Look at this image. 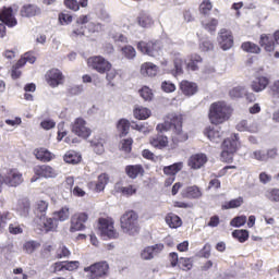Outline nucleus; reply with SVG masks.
Returning a JSON list of instances; mask_svg holds the SVG:
<instances>
[{
    "label": "nucleus",
    "mask_w": 279,
    "mask_h": 279,
    "mask_svg": "<svg viewBox=\"0 0 279 279\" xmlns=\"http://www.w3.org/2000/svg\"><path fill=\"white\" fill-rule=\"evenodd\" d=\"M58 21L60 25H71L73 23V15L61 12L58 15Z\"/></svg>",
    "instance_id": "obj_57"
},
{
    "label": "nucleus",
    "mask_w": 279,
    "mask_h": 279,
    "mask_svg": "<svg viewBox=\"0 0 279 279\" xmlns=\"http://www.w3.org/2000/svg\"><path fill=\"white\" fill-rule=\"evenodd\" d=\"M173 64H174V75H182L184 73V59L180 53L175 54L173 59Z\"/></svg>",
    "instance_id": "obj_43"
},
{
    "label": "nucleus",
    "mask_w": 279,
    "mask_h": 279,
    "mask_svg": "<svg viewBox=\"0 0 279 279\" xmlns=\"http://www.w3.org/2000/svg\"><path fill=\"white\" fill-rule=\"evenodd\" d=\"M182 169H184V162L179 161V162H174L170 166H165L162 171H163L165 175L175 178V175H178V173H180V171H182Z\"/></svg>",
    "instance_id": "obj_33"
},
{
    "label": "nucleus",
    "mask_w": 279,
    "mask_h": 279,
    "mask_svg": "<svg viewBox=\"0 0 279 279\" xmlns=\"http://www.w3.org/2000/svg\"><path fill=\"white\" fill-rule=\"evenodd\" d=\"M241 49L244 50L245 53H260V51H262L260 46H258L252 41L242 43Z\"/></svg>",
    "instance_id": "obj_42"
},
{
    "label": "nucleus",
    "mask_w": 279,
    "mask_h": 279,
    "mask_svg": "<svg viewBox=\"0 0 279 279\" xmlns=\"http://www.w3.org/2000/svg\"><path fill=\"white\" fill-rule=\"evenodd\" d=\"M105 144L106 140L100 136H96L90 141V145L95 154H98V156H101V154L106 151V148L104 147Z\"/></svg>",
    "instance_id": "obj_35"
},
{
    "label": "nucleus",
    "mask_w": 279,
    "mask_h": 279,
    "mask_svg": "<svg viewBox=\"0 0 279 279\" xmlns=\"http://www.w3.org/2000/svg\"><path fill=\"white\" fill-rule=\"evenodd\" d=\"M266 197L270 202L279 203V189H270L266 192Z\"/></svg>",
    "instance_id": "obj_63"
},
{
    "label": "nucleus",
    "mask_w": 279,
    "mask_h": 279,
    "mask_svg": "<svg viewBox=\"0 0 279 279\" xmlns=\"http://www.w3.org/2000/svg\"><path fill=\"white\" fill-rule=\"evenodd\" d=\"M64 271H76L80 269V260L63 262Z\"/></svg>",
    "instance_id": "obj_58"
},
{
    "label": "nucleus",
    "mask_w": 279,
    "mask_h": 279,
    "mask_svg": "<svg viewBox=\"0 0 279 279\" xmlns=\"http://www.w3.org/2000/svg\"><path fill=\"white\" fill-rule=\"evenodd\" d=\"M165 221L167 226L172 229L180 228L182 226V218L173 213L167 214Z\"/></svg>",
    "instance_id": "obj_36"
},
{
    "label": "nucleus",
    "mask_w": 279,
    "mask_h": 279,
    "mask_svg": "<svg viewBox=\"0 0 279 279\" xmlns=\"http://www.w3.org/2000/svg\"><path fill=\"white\" fill-rule=\"evenodd\" d=\"M37 247H40V243L36 241H28V242H25L24 244V250L27 254H34Z\"/></svg>",
    "instance_id": "obj_61"
},
{
    "label": "nucleus",
    "mask_w": 279,
    "mask_h": 279,
    "mask_svg": "<svg viewBox=\"0 0 279 279\" xmlns=\"http://www.w3.org/2000/svg\"><path fill=\"white\" fill-rule=\"evenodd\" d=\"M121 51L126 60H134L136 58V49L133 46L126 45L121 48Z\"/></svg>",
    "instance_id": "obj_50"
},
{
    "label": "nucleus",
    "mask_w": 279,
    "mask_h": 279,
    "mask_svg": "<svg viewBox=\"0 0 279 279\" xmlns=\"http://www.w3.org/2000/svg\"><path fill=\"white\" fill-rule=\"evenodd\" d=\"M149 145L155 149H166V147H169V137L159 133L149 137Z\"/></svg>",
    "instance_id": "obj_22"
},
{
    "label": "nucleus",
    "mask_w": 279,
    "mask_h": 279,
    "mask_svg": "<svg viewBox=\"0 0 279 279\" xmlns=\"http://www.w3.org/2000/svg\"><path fill=\"white\" fill-rule=\"evenodd\" d=\"M171 141L173 147H178L180 143H186L189 141V133H186L182 128L172 130Z\"/></svg>",
    "instance_id": "obj_29"
},
{
    "label": "nucleus",
    "mask_w": 279,
    "mask_h": 279,
    "mask_svg": "<svg viewBox=\"0 0 279 279\" xmlns=\"http://www.w3.org/2000/svg\"><path fill=\"white\" fill-rule=\"evenodd\" d=\"M137 49L141 51V53H144V56L156 58V56L162 51V43L156 39L141 40L137 43Z\"/></svg>",
    "instance_id": "obj_7"
},
{
    "label": "nucleus",
    "mask_w": 279,
    "mask_h": 279,
    "mask_svg": "<svg viewBox=\"0 0 279 279\" xmlns=\"http://www.w3.org/2000/svg\"><path fill=\"white\" fill-rule=\"evenodd\" d=\"M138 192V186L134 184H130L126 186H121L118 189V193H121L124 197H132V195H136Z\"/></svg>",
    "instance_id": "obj_41"
},
{
    "label": "nucleus",
    "mask_w": 279,
    "mask_h": 279,
    "mask_svg": "<svg viewBox=\"0 0 279 279\" xmlns=\"http://www.w3.org/2000/svg\"><path fill=\"white\" fill-rule=\"evenodd\" d=\"M87 279H106L110 276V264L107 260L96 262L83 269Z\"/></svg>",
    "instance_id": "obj_4"
},
{
    "label": "nucleus",
    "mask_w": 279,
    "mask_h": 279,
    "mask_svg": "<svg viewBox=\"0 0 279 279\" xmlns=\"http://www.w3.org/2000/svg\"><path fill=\"white\" fill-rule=\"evenodd\" d=\"M204 136H206L210 143H221L223 141V132L215 129L214 126H206L204 130Z\"/></svg>",
    "instance_id": "obj_24"
},
{
    "label": "nucleus",
    "mask_w": 279,
    "mask_h": 279,
    "mask_svg": "<svg viewBox=\"0 0 279 279\" xmlns=\"http://www.w3.org/2000/svg\"><path fill=\"white\" fill-rule=\"evenodd\" d=\"M133 114L140 121H145L151 117V110L145 107H137L133 110Z\"/></svg>",
    "instance_id": "obj_38"
},
{
    "label": "nucleus",
    "mask_w": 279,
    "mask_h": 279,
    "mask_svg": "<svg viewBox=\"0 0 279 279\" xmlns=\"http://www.w3.org/2000/svg\"><path fill=\"white\" fill-rule=\"evenodd\" d=\"M165 250V244L159 243L155 244L151 246H146L142 252H141V258L142 260H151L154 258L155 254H160Z\"/></svg>",
    "instance_id": "obj_18"
},
{
    "label": "nucleus",
    "mask_w": 279,
    "mask_h": 279,
    "mask_svg": "<svg viewBox=\"0 0 279 279\" xmlns=\"http://www.w3.org/2000/svg\"><path fill=\"white\" fill-rule=\"evenodd\" d=\"M33 171L36 177H33L31 179V182H36V180H38V178L49 179V178H56L58 175V172L56 171V169H53L49 165L35 166Z\"/></svg>",
    "instance_id": "obj_15"
},
{
    "label": "nucleus",
    "mask_w": 279,
    "mask_h": 279,
    "mask_svg": "<svg viewBox=\"0 0 279 279\" xmlns=\"http://www.w3.org/2000/svg\"><path fill=\"white\" fill-rule=\"evenodd\" d=\"M239 147H241V142L238 133H233L230 137L225 138L221 144V161L228 165L234 162V155L239 151Z\"/></svg>",
    "instance_id": "obj_2"
},
{
    "label": "nucleus",
    "mask_w": 279,
    "mask_h": 279,
    "mask_svg": "<svg viewBox=\"0 0 279 279\" xmlns=\"http://www.w3.org/2000/svg\"><path fill=\"white\" fill-rule=\"evenodd\" d=\"M181 197L183 199H202L204 191L198 185H189L181 191Z\"/></svg>",
    "instance_id": "obj_17"
},
{
    "label": "nucleus",
    "mask_w": 279,
    "mask_h": 279,
    "mask_svg": "<svg viewBox=\"0 0 279 279\" xmlns=\"http://www.w3.org/2000/svg\"><path fill=\"white\" fill-rule=\"evenodd\" d=\"M0 21L7 27H16L19 25V21L16 20V16H14V9L12 7H3L0 10Z\"/></svg>",
    "instance_id": "obj_16"
},
{
    "label": "nucleus",
    "mask_w": 279,
    "mask_h": 279,
    "mask_svg": "<svg viewBox=\"0 0 279 279\" xmlns=\"http://www.w3.org/2000/svg\"><path fill=\"white\" fill-rule=\"evenodd\" d=\"M108 182H110V177H108L107 173H101L98 177V181L96 182V185H95L96 193H101V191L106 189V185L108 184Z\"/></svg>",
    "instance_id": "obj_40"
},
{
    "label": "nucleus",
    "mask_w": 279,
    "mask_h": 279,
    "mask_svg": "<svg viewBox=\"0 0 279 279\" xmlns=\"http://www.w3.org/2000/svg\"><path fill=\"white\" fill-rule=\"evenodd\" d=\"M245 223H247L246 216H236L231 220L230 226L233 228H241V226H245Z\"/></svg>",
    "instance_id": "obj_60"
},
{
    "label": "nucleus",
    "mask_w": 279,
    "mask_h": 279,
    "mask_svg": "<svg viewBox=\"0 0 279 279\" xmlns=\"http://www.w3.org/2000/svg\"><path fill=\"white\" fill-rule=\"evenodd\" d=\"M279 153L278 148L272 147L266 150L257 149L254 150L251 155V158L257 160L258 162H269V160H276L278 158Z\"/></svg>",
    "instance_id": "obj_12"
},
{
    "label": "nucleus",
    "mask_w": 279,
    "mask_h": 279,
    "mask_svg": "<svg viewBox=\"0 0 279 279\" xmlns=\"http://www.w3.org/2000/svg\"><path fill=\"white\" fill-rule=\"evenodd\" d=\"M184 125V114L178 112L168 113L162 123L157 124L156 131L159 133L178 130Z\"/></svg>",
    "instance_id": "obj_5"
},
{
    "label": "nucleus",
    "mask_w": 279,
    "mask_h": 279,
    "mask_svg": "<svg viewBox=\"0 0 279 279\" xmlns=\"http://www.w3.org/2000/svg\"><path fill=\"white\" fill-rule=\"evenodd\" d=\"M23 66H25L23 64V61L22 60H17V62L11 69V77H12V80H19L21 77V75H23V72H21V69H23Z\"/></svg>",
    "instance_id": "obj_48"
},
{
    "label": "nucleus",
    "mask_w": 279,
    "mask_h": 279,
    "mask_svg": "<svg viewBox=\"0 0 279 279\" xmlns=\"http://www.w3.org/2000/svg\"><path fill=\"white\" fill-rule=\"evenodd\" d=\"M137 23L141 25V27H151V25H154V20H151V16L142 13L137 17Z\"/></svg>",
    "instance_id": "obj_51"
},
{
    "label": "nucleus",
    "mask_w": 279,
    "mask_h": 279,
    "mask_svg": "<svg viewBox=\"0 0 279 279\" xmlns=\"http://www.w3.org/2000/svg\"><path fill=\"white\" fill-rule=\"evenodd\" d=\"M120 226L125 234H138L141 226L138 225V214L135 210H126L120 217Z\"/></svg>",
    "instance_id": "obj_3"
},
{
    "label": "nucleus",
    "mask_w": 279,
    "mask_h": 279,
    "mask_svg": "<svg viewBox=\"0 0 279 279\" xmlns=\"http://www.w3.org/2000/svg\"><path fill=\"white\" fill-rule=\"evenodd\" d=\"M124 171L131 180H136V178H143L145 175V168L141 163L125 166Z\"/></svg>",
    "instance_id": "obj_21"
},
{
    "label": "nucleus",
    "mask_w": 279,
    "mask_h": 279,
    "mask_svg": "<svg viewBox=\"0 0 279 279\" xmlns=\"http://www.w3.org/2000/svg\"><path fill=\"white\" fill-rule=\"evenodd\" d=\"M35 157L37 160H40V162H51L53 158H56V155L53 153L49 151L47 148H37L34 150Z\"/></svg>",
    "instance_id": "obj_32"
},
{
    "label": "nucleus",
    "mask_w": 279,
    "mask_h": 279,
    "mask_svg": "<svg viewBox=\"0 0 279 279\" xmlns=\"http://www.w3.org/2000/svg\"><path fill=\"white\" fill-rule=\"evenodd\" d=\"M10 234H23V226L19 222H13L9 225Z\"/></svg>",
    "instance_id": "obj_64"
},
{
    "label": "nucleus",
    "mask_w": 279,
    "mask_h": 279,
    "mask_svg": "<svg viewBox=\"0 0 279 279\" xmlns=\"http://www.w3.org/2000/svg\"><path fill=\"white\" fill-rule=\"evenodd\" d=\"M140 95L144 101H151L154 99V92L147 86L140 89Z\"/></svg>",
    "instance_id": "obj_55"
},
{
    "label": "nucleus",
    "mask_w": 279,
    "mask_h": 279,
    "mask_svg": "<svg viewBox=\"0 0 279 279\" xmlns=\"http://www.w3.org/2000/svg\"><path fill=\"white\" fill-rule=\"evenodd\" d=\"M87 221L88 214L86 211L75 213L70 219V232H82L83 230H86Z\"/></svg>",
    "instance_id": "obj_10"
},
{
    "label": "nucleus",
    "mask_w": 279,
    "mask_h": 279,
    "mask_svg": "<svg viewBox=\"0 0 279 279\" xmlns=\"http://www.w3.org/2000/svg\"><path fill=\"white\" fill-rule=\"evenodd\" d=\"M12 219V214L10 211H0V234L5 230V226Z\"/></svg>",
    "instance_id": "obj_53"
},
{
    "label": "nucleus",
    "mask_w": 279,
    "mask_h": 279,
    "mask_svg": "<svg viewBox=\"0 0 279 279\" xmlns=\"http://www.w3.org/2000/svg\"><path fill=\"white\" fill-rule=\"evenodd\" d=\"M71 256V251L64 244H60L59 247L56 250L54 258L62 259L69 258Z\"/></svg>",
    "instance_id": "obj_47"
},
{
    "label": "nucleus",
    "mask_w": 279,
    "mask_h": 279,
    "mask_svg": "<svg viewBox=\"0 0 279 279\" xmlns=\"http://www.w3.org/2000/svg\"><path fill=\"white\" fill-rule=\"evenodd\" d=\"M205 162H208V157H206V155L195 154L190 157L187 165L191 169H202Z\"/></svg>",
    "instance_id": "obj_30"
},
{
    "label": "nucleus",
    "mask_w": 279,
    "mask_h": 279,
    "mask_svg": "<svg viewBox=\"0 0 279 279\" xmlns=\"http://www.w3.org/2000/svg\"><path fill=\"white\" fill-rule=\"evenodd\" d=\"M63 5L72 12H80V2L77 0H63Z\"/></svg>",
    "instance_id": "obj_59"
},
{
    "label": "nucleus",
    "mask_w": 279,
    "mask_h": 279,
    "mask_svg": "<svg viewBox=\"0 0 279 279\" xmlns=\"http://www.w3.org/2000/svg\"><path fill=\"white\" fill-rule=\"evenodd\" d=\"M130 120L128 119H120L117 123V130L119 132L120 138H123V136H128L130 134Z\"/></svg>",
    "instance_id": "obj_37"
},
{
    "label": "nucleus",
    "mask_w": 279,
    "mask_h": 279,
    "mask_svg": "<svg viewBox=\"0 0 279 279\" xmlns=\"http://www.w3.org/2000/svg\"><path fill=\"white\" fill-rule=\"evenodd\" d=\"M44 228L46 232H51V230H56L58 228L57 218H46L44 221Z\"/></svg>",
    "instance_id": "obj_56"
},
{
    "label": "nucleus",
    "mask_w": 279,
    "mask_h": 279,
    "mask_svg": "<svg viewBox=\"0 0 279 279\" xmlns=\"http://www.w3.org/2000/svg\"><path fill=\"white\" fill-rule=\"evenodd\" d=\"M160 69L158 68V65L151 62H144L140 69V73L141 75H143V77H156Z\"/></svg>",
    "instance_id": "obj_25"
},
{
    "label": "nucleus",
    "mask_w": 279,
    "mask_h": 279,
    "mask_svg": "<svg viewBox=\"0 0 279 279\" xmlns=\"http://www.w3.org/2000/svg\"><path fill=\"white\" fill-rule=\"evenodd\" d=\"M23 182V173H21L16 168H11L7 171L4 177L0 173V193L3 191V184L16 189V186H21Z\"/></svg>",
    "instance_id": "obj_6"
},
{
    "label": "nucleus",
    "mask_w": 279,
    "mask_h": 279,
    "mask_svg": "<svg viewBox=\"0 0 279 279\" xmlns=\"http://www.w3.org/2000/svg\"><path fill=\"white\" fill-rule=\"evenodd\" d=\"M198 12L203 16H208L213 12V1L203 0L198 7Z\"/></svg>",
    "instance_id": "obj_44"
},
{
    "label": "nucleus",
    "mask_w": 279,
    "mask_h": 279,
    "mask_svg": "<svg viewBox=\"0 0 279 279\" xmlns=\"http://www.w3.org/2000/svg\"><path fill=\"white\" fill-rule=\"evenodd\" d=\"M204 62L202 56L197 53H192L187 57L186 69L187 71H199V64Z\"/></svg>",
    "instance_id": "obj_31"
},
{
    "label": "nucleus",
    "mask_w": 279,
    "mask_h": 279,
    "mask_svg": "<svg viewBox=\"0 0 279 279\" xmlns=\"http://www.w3.org/2000/svg\"><path fill=\"white\" fill-rule=\"evenodd\" d=\"M269 86V77L267 76H257L251 83V88L254 93H263L265 88Z\"/></svg>",
    "instance_id": "obj_27"
},
{
    "label": "nucleus",
    "mask_w": 279,
    "mask_h": 279,
    "mask_svg": "<svg viewBox=\"0 0 279 279\" xmlns=\"http://www.w3.org/2000/svg\"><path fill=\"white\" fill-rule=\"evenodd\" d=\"M179 267L183 271H191L193 269V259L191 257H181L179 259Z\"/></svg>",
    "instance_id": "obj_52"
},
{
    "label": "nucleus",
    "mask_w": 279,
    "mask_h": 279,
    "mask_svg": "<svg viewBox=\"0 0 279 279\" xmlns=\"http://www.w3.org/2000/svg\"><path fill=\"white\" fill-rule=\"evenodd\" d=\"M40 12H41L40 7L36 4H24L20 10L21 16L25 19H32L34 16H38Z\"/></svg>",
    "instance_id": "obj_28"
},
{
    "label": "nucleus",
    "mask_w": 279,
    "mask_h": 279,
    "mask_svg": "<svg viewBox=\"0 0 279 279\" xmlns=\"http://www.w3.org/2000/svg\"><path fill=\"white\" fill-rule=\"evenodd\" d=\"M233 239H236L239 243H245L250 239V231L245 229L234 230L232 232Z\"/></svg>",
    "instance_id": "obj_45"
},
{
    "label": "nucleus",
    "mask_w": 279,
    "mask_h": 279,
    "mask_svg": "<svg viewBox=\"0 0 279 279\" xmlns=\"http://www.w3.org/2000/svg\"><path fill=\"white\" fill-rule=\"evenodd\" d=\"M218 45L222 51H228L234 47V36L232 35V31L227 28H221L218 33Z\"/></svg>",
    "instance_id": "obj_13"
},
{
    "label": "nucleus",
    "mask_w": 279,
    "mask_h": 279,
    "mask_svg": "<svg viewBox=\"0 0 279 279\" xmlns=\"http://www.w3.org/2000/svg\"><path fill=\"white\" fill-rule=\"evenodd\" d=\"M71 216V211L68 206L62 207L60 210L53 213V217L57 221H66Z\"/></svg>",
    "instance_id": "obj_46"
},
{
    "label": "nucleus",
    "mask_w": 279,
    "mask_h": 279,
    "mask_svg": "<svg viewBox=\"0 0 279 279\" xmlns=\"http://www.w3.org/2000/svg\"><path fill=\"white\" fill-rule=\"evenodd\" d=\"M243 202H244L243 196H240L238 198H233V199L222 204L221 209L222 210H230L232 208H241V206H243Z\"/></svg>",
    "instance_id": "obj_39"
},
{
    "label": "nucleus",
    "mask_w": 279,
    "mask_h": 279,
    "mask_svg": "<svg viewBox=\"0 0 279 279\" xmlns=\"http://www.w3.org/2000/svg\"><path fill=\"white\" fill-rule=\"evenodd\" d=\"M15 213L21 217H28L29 210H32V203L29 198H20L14 208Z\"/></svg>",
    "instance_id": "obj_23"
},
{
    "label": "nucleus",
    "mask_w": 279,
    "mask_h": 279,
    "mask_svg": "<svg viewBox=\"0 0 279 279\" xmlns=\"http://www.w3.org/2000/svg\"><path fill=\"white\" fill-rule=\"evenodd\" d=\"M63 160L68 165H80L82 162V155L75 150H68L63 156Z\"/></svg>",
    "instance_id": "obj_34"
},
{
    "label": "nucleus",
    "mask_w": 279,
    "mask_h": 279,
    "mask_svg": "<svg viewBox=\"0 0 279 279\" xmlns=\"http://www.w3.org/2000/svg\"><path fill=\"white\" fill-rule=\"evenodd\" d=\"M202 25L206 32H217V26L219 25V20L213 17L208 22H202Z\"/></svg>",
    "instance_id": "obj_54"
},
{
    "label": "nucleus",
    "mask_w": 279,
    "mask_h": 279,
    "mask_svg": "<svg viewBox=\"0 0 279 279\" xmlns=\"http://www.w3.org/2000/svg\"><path fill=\"white\" fill-rule=\"evenodd\" d=\"M45 81L50 88H58V86L64 84V74L60 69L52 68L46 72Z\"/></svg>",
    "instance_id": "obj_11"
},
{
    "label": "nucleus",
    "mask_w": 279,
    "mask_h": 279,
    "mask_svg": "<svg viewBox=\"0 0 279 279\" xmlns=\"http://www.w3.org/2000/svg\"><path fill=\"white\" fill-rule=\"evenodd\" d=\"M232 117V107L226 101H217L210 105L208 119L211 125H221Z\"/></svg>",
    "instance_id": "obj_1"
},
{
    "label": "nucleus",
    "mask_w": 279,
    "mask_h": 279,
    "mask_svg": "<svg viewBox=\"0 0 279 279\" xmlns=\"http://www.w3.org/2000/svg\"><path fill=\"white\" fill-rule=\"evenodd\" d=\"M87 64L97 73L104 75V73H108L110 69H112V63L108 61V59L101 56H93L87 59Z\"/></svg>",
    "instance_id": "obj_8"
},
{
    "label": "nucleus",
    "mask_w": 279,
    "mask_h": 279,
    "mask_svg": "<svg viewBox=\"0 0 279 279\" xmlns=\"http://www.w3.org/2000/svg\"><path fill=\"white\" fill-rule=\"evenodd\" d=\"M259 46L271 53V51L276 50V39L271 35L262 34L259 37Z\"/></svg>",
    "instance_id": "obj_26"
},
{
    "label": "nucleus",
    "mask_w": 279,
    "mask_h": 279,
    "mask_svg": "<svg viewBox=\"0 0 279 279\" xmlns=\"http://www.w3.org/2000/svg\"><path fill=\"white\" fill-rule=\"evenodd\" d=\"M229 169H236V166H226L221 170H219L218 174H211V179L208 183V190L210 189H216L219 190L221 189V181L218 180V178H223V175L228 174Z\"/></svg>",
    "instance_id": "obj_19"
},
{
    "label": "nucleus",
    "mask_w": 279,
    "mask_h": 279,
    "mask_svg": "<svg viewBox=\"0 0 279 279\" xmlns=\"http://www.w3.org/2000/svg\"><path fill=\"white\" fill-rule=\"evenodd\" d=\"M269 95H271L272 99H279V80L275 81L268 90Z\"/></svg>",
    "instance_id": "obj_62"
},
{
    "label": "nucleus",
    "mask_w": 279,
    "mask_h": 279,
    "mask_svg": "<svg viewBox=\"0 0 279 279\" xmlns=\"http://www.w3.org/2000/svg\"><path fill=\"white\" fill-rule=\"evenodd\" d=\"M229 96L231 99H241L245 97V87L236 86L229 90Z\"/></svg>",
    "instance_id": "obj_49"
},
{
    "label": "nucleus",
    "mask_w": 279,
    "mask_h": 279,
    "mask_svg": "<svg viewBox=\"0 0 279 279\" xmlns=\"http://www.w3.org/2000/svg\"><path fill=\"white\" fill-rule=\"evenodd\" d=\"M98 230L101 236H107V239H119V232L114 229V221L112 218H99Z\"/></svg>",
    "instance_id": "obj_9"
},
{
    "label": "nucleus",
    "mask_w": 279,
    "mask_h": 279,
    "mask_svg": "<svg viewBox=\"0 0 279 279\" xmlns=\"http://www.w3.org/2000/svg\"><path fill=\"white\" fill-rule=\"evenodd\" d=\"M72 132L80 138H88L93 131L87 126L86 120L84 118H76L72 123Z\"/></svg>",
    "instance_id": "obj_14"
},
{
    "label": "nucleus",
    "mask_w": 279,
    "mask_h": 279,
    "mask_svg": "<svg viewBox=\"0 0 279 279\" xmlns=\"http://www.w3.org/2000/svg\"><path fill=\"white\" fill-rule=\"evenodd\" d=\"M179 88L185 97H193V95L197 94V90H199V87L197 86V83L183 80L179 84Z\"/></svg>",
    "instance_id": "obj_20"
}]
</instances>
